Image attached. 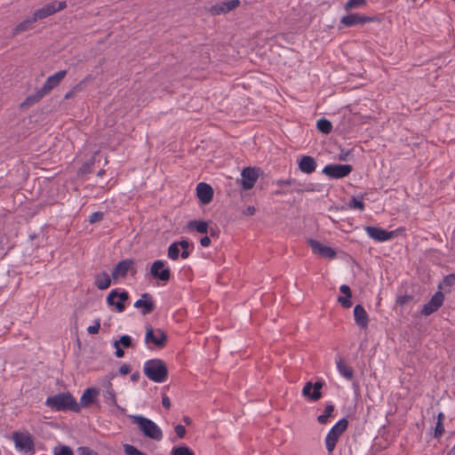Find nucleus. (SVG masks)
<instances>
[{
  "instance_id": "17",
  "label": "nucleus",
  "mask_w": 455,
  "mask_h": 455,
  "mask_svg": "<svg viewBox=\"0 0 455 455\" xmlns=\"http://www.w3.org/2000/svg\"><path fill=\"white\" fill-rule=\"evenodd\" d=\"M365 231L371 238L378 242H385L390 240L394 237L395 234L393 231L387 232L378 227H366Z\"/></svg>"
},
{
  "instance_id": "33",
  "label": "nucleus",
  "mask_w": 455,
  "mask_h": 455,
  "mask_svg": "<svg viewBox=\"0 0 455 455\" xmlns=\"http://www.w3.org/2000/svg\"><path fill=\"white\" fill-rule=\"evenodd\" d=\"M44 95L41 92L40 90H38L34 95H30L27 97V99L21 103V108H28L35 103L38 102L41 99H43Z\"/></svg>"
},
{
  "instance_id": "8",
  "label": "nucleus",
  "mask_w": 455,
  "mask_h": 455,
  "mask_svg": "<svg viewBox=\"0 0 455 455\" xmlns=\"http://www.w3.org/2000/svg\"><path fill=\"white\" fill-rule=\"evenodd\" d=\"M146 343H153L157 347H164L167 342V336L165 332L161 329L154 330L153 327L148 326L147 328Z\"/></svg>"
},
{
  "instance_id": "42",
  "label": "nucleus",
  "mask_w": 455,
  "mask_h": 455,
  "mask_svg": "<svg viewBox=\"0 0 455 455\" xmlns=\"http://www.w3.org/2000/svg\"><path fill=\"white\" fill-rule=\"evenodd\" d=\"M54 455H74L73 451L68 446L56 447L53 451Z\"/></svg>"
},
{
  "instance_id": "6",
  "label": "nucleus",
  "mask_w": 455,
  "mask_h": 455,
  "mask_svg": "<svg viewBox=\"0 0 455 455\" xmlns=\"http://www.w3.org/2000/svg\"><path fill=\"white\" fill-rule=\"evenodd\" d=\"M67 7V4L65 1L61 2H52L44 5L42 8L38 9L34 12V20H43L45 19L57 12H60Z\"/></svg>"
},
{
  "instance_id": "47",
  "label": "nucleus",
  "mask_w": 455,
  "mask_h": 455,
  "mask_svg": "<svg viewBox=\"0 0 455 455\" xmlns=\"http://www.w3.org/2000/svg\"><path fill=\"white\" fill-rule=\"evenodd\" d=\"M174 429L179 438H183L185 436L186 428L184 426L177 425Z\"/></svg>"
},
{
  "instance_id": "30",
  "label": "nucleus",
  "mask_w": 455,
  "mask_h": 455,
  "mask_svg": "<svg viewBox=\"0 0 455 455\" xmlns=\"http://www.w3.org/2000/svg\"><path fill=\"white\" fill-rule=\"evenodd\" d=\"M187 228L188 230H196L200 234L208 233V222L204 220H190L187 224Z\"/></svg>"
},
{
  "instance_id": "40",
  "label": "nucleus",
  "mask_w": 455,
  "mask_h": 455,
  "mask_svg": "<svg viewBox=\"0 0 455 455\" xmlns=\"http://www.w3.org/2000/svg\"><path fill=\"white\" fill-rule=\"evenodd\" d=\"M124 451L126 455H147L132 444H124Z\"/></svg>"
},
{
  "instance_id": "5",
  "label": "nucleus",
  "mask_w": 455,
  "mask_h": 455,
  "mask_svg": "<svg viewBox=\"0 0 455 455\" xmlns=\"http://www.w3.org/2000/svg\"><path fill=\"white\" fill-rule=\"evenodd\" d=\"M190 247L191 243L188 242V240L183 239L180 242H174L171 243V245L168 248V258L171 259L172 260H177L180 256V248H181L182 251L180 252V257L186 259L190 255Z\"/></svg>"
},
{
  "instance_id": "34",
  "label": "nucleus",
  "mask_w": 455,
  "mask_h": 455,
  "mask_svg": "<svg viewBox=\"0 0 455 455\" xmlns=\"http://www.w3.org/2000/svg\"><path fill=\"white\" fill-rule=\"evenodd\" d=\"M316 127L321 132L328 134L331 132L332 124L329 120L322 118L317 121Z\"/></svg>"
},
{
  "instance_id": "20",
  "label": "nucleus",
  "mask_w": 455,
  "mask_h": 455,
  "mask_svg": "<svg viewBox=\"0 0 455 455\" xmlns=\"http://www.w3.org/2000/svg\"><path fill=\"white\" fill-rule=\"evenodd\" d=\"M372 19L358 13H349L341 18L340 23L345 27H353L359 24H364L371 21Z\"/></svg>"
},
{
  "instance_id": "57",
  "label": "nucleus",
  "mask_w": 455,
  "mask_h": 455,
  "mask_svg": "<svg viewBox=\"0 0 455 455\" xmlns=\"http://www.w3.org/2000/svg\"><path fill=\"white\" fill-rule=\"evenodd\" d=\"M139 379V373L132 374V380L136 381Z\"/></svg>"
},
{
  "instance_id": "10",
  "label": "nucleus",
  "mask_w": 455,
  "mask_h": 455,
  "mask_svg": "<svg viewBox=\"0 0 455 455\" xmlns=\"http://www.w3.org/2000/svg\"><path fill=\"white\" fill-rule=\"evenodd\" d=\"M66 75V70H60L53 74L52 76H50L39 90L44 96L49 94L54 88H56L60 84V82L64 79Z\"/></svg>"
},
{
  "instance_id": "3",
  "label": "nucleus",
  "mask_w": 455,
  "mask_h": 455,
  "mask_svg": "<svg viewBox=\"0 0 455 455\" xmlns=\"http://www.w3.org/2000/svg\"><path fill=\"white\" fill-rule=\"evenodd\" d=\"M45 403L56 411L70 410L76 412L80 411V405L77 404L76 399L69 393L58 394L48 397Z\"/></svg>"
},
{
  "instance_id": "16",
  "label": "nucleus",
  "mask_w": 455,
  "mask_h": 455,
  "mask_svg": "<svg viewBox=\"0 0 455 455\" xmlns=\"http://www.w3.org/2000/svg\"><path fill=\"white\" fill-rule=\"evenodd\" d=\"M443 299L444 296L443 292H435L430 300L424 305L421 310V314L424 315H430L443 305Z\"/></svg>"
},
{
  "instance_id": "59",
  "label": "nucleus",
  "mask_w": 455,
  "mask_h": 455,
  "mask_svg": "<svg viewBox=\"0 0 455 455\" xmlns=\"http://www.w3.org/2000/svg\"><path fill=\"white\" fill-rule=\"evenodd\" d=\"M450 455H455V445L453 446V448L450 451Z\"/></svg>"
},
{
  "instance_id": "51",
  "label": "nucleus",
  "mask_w": 455,
  "mask_h": 455,
  "mask_svg": "<svg viewBox=\"0 0 455 455\" xmlns=\"http://www.w3.org/2000/svg\"><path fill=\"white\" fill-rule=\"evenodd\" d=\"M200 243L203 247H208L211 244V239L209 236L202 237Z\"/></svg>"
},
{
  "instance_id": "11",
  "label": "nucleus",
  "mask_w": 455,
  "mask_h": 455,
  "mask_svg": "<svg viewBox=\"0 0 455 455\" xmlns=\"http://www.w3.org/2000/svg\"><path fill=\"white\" fill-rule=\"evenodd\" d=\"M240 5L239 0H229L223 1L219 4L212 5L209 12L212 15L217 16L224 13H228L232 10H235Z\"/></svg>"
},
{
  "instance_id": "27",
  "label": "nucleus",
  "mask_w": 455,
  "mask_h": 455,
  "mask_svg": "<svg viewBox=\"0 0 455 455\" xmlns=\"http://www.w3.org/2000/svg\"><path fill=\"white\" fill-rule=\"evenodd\" d=\"M103 386L106 387V391L103 395L106 403L109 405H113L117 409H121L116 403V394L112 388V383L110 379L104 381Z\"/></svg>"
},
{
  "instance_id": "55",
  "label": "nucleus",
  "mask_w": 455,
  "mask_h": 455,
  "mask_svg": "<svg viewBox=\"0 0 455 455\" xmlns=\"http://www.w3.org/2000/svg\"><path fill=\"white\" fill-rule=\"evenodd\" d=\"M443 419H444V414L443 412L438 413V415H437V422H442L443 423Z\"/></svg>"
},
{
  "instance_id": "1",
  "label": "nucleus",
  "mask_w": 455,
  "mask_h": 455,
  "mask_svg": "<svg viewBox=\"0 0 455 455\" xmlns=\"http://www.w3.org/2000/svg\"><path fill=\"white\" fill-rule=\"evenodd\" d=\"M144 373L150 380L163 383L167 379L168 369L163 360L151 359L145 363Z\"/></svg>"
},
{
  "instance_id": "4",
  "label": "nucleus",
  "mask_w": 455,
  "mask_h": 455,
  "mask_svg": "<svg viewBox=\"0 0 455 455\" xmlns=\"http://www.w3.org/2000/svg\"><path fill=\"white\" fill-rule=\"evenodd\" d=\"M348 421L346 419L337 422L327 434L325 438L326 449L329 452H332L340 435L346 431Z\"/></svg>"
},
{
  "instance_id": "29",
  "label": "nucleus",
  "mask_w": 455,
  "mask_h": 455,
  "mask_svg": "<svg viewBox=\"0 0 455 455\" xmlns=\"http://www.w3.org/2000/svg\"><path fill=\"white\" fill-rule=\"evenodd\" d=\"M92 79L93 78L91 75L86 76L80 83H78L69 92H68L65 94L64 98L66 100L73 98L76 95V93L84 91L85 84L92 81Z\"/></svg>"
},
{
  "instance_id": "41",
  "label": "nucleus",
  "mask_w": 455,
  "mask_h": 455,
  "mask_svg": "<svg viewBox=\"0 0 455 455\" xmlns=\"http://www.w3.org/2000/svg\"><path fill=\"white\" fill-rule=\"evenodd\" d=\"M115 342L117 343L120 347L123 346L124 347L126 348L131 347L132 345V338L128 335L121 336L120 339L118 340H116Z\"/></svg>"
},
{
  "instance_id": "23",
  "label": "nucleus",
  "mask_w": 455,
  "mask_h": 455,
  "mask_svg": "<svg viewBox=\"0 0 455 455\" xmlns=\"http://www.w3.org/2000/svg\"><path fill=\"white\" fill-rule=\"evenodd\" d=\"M355 323L362 329H366L369 324V315L362 305H356L354 308Z\"/></svg>"
},
{
  "instance_id": "35",
  "label": "nucleus",
  "mask_w": 455,
  "mask_h": 455,
  "mask_svg": "<svg viewBox=\"0 0 455 455\" xmlns=\"http://www.w3.org/2000/svg\"><path fill=\"white\" fill-rule=\"evenodd\" d=\"M454 284H455V275L451 274V275H446L443 279L442 283L439 284L438 287L440 290L447 291V290H449L450 287H451Z\"/></svg>"
},
{
  "instance_id": "38",
  "label": "nucleus",
  "mask_w": 455,
  "mask_h": 455,
  "mask_svg": "<svg viewBox=\"0 0 455 455\" xmlns=\"http://www.w3.org/2000/svg\"><path fill=\"white\" fill-rule=\"evenodd\" d=\"M172 455H195V453L188 446H179L172 450Z\"/></svg>"
},
{
  "instance_id": "14",
  "label": "nucleus",
  "mask_w": 455,
  "mask_h": 455,
  "mask_svg": "<svg viewBox=\"0 0 455 455\" xmlns=\"http://www.w3.org/2000/svg\"><path fill=\"white\" fill-rule=\"evenodd\" d=\"M13 441L16 447L20 451H28L33 450L34 443L28 433L14 432Z\"/></svg>"
},
{
  "instance_id": "19",
  "label": "nucleus",
  "mask_w": 455,
  "mask_h": 455,
  "mask_svg": "<svg viewBox=\"0 0 455 455\" xmlns=\"http://www.w3.org/2000/svg\"><path fill=\"white\" fill-rule=\"evenodd\" d=\"M196 196L203 204H208L212 200L213 189L210 185L201 182L196 187Z\"/></svg>"
},
{
  "instance_id": "54",
  "label": "nucleus",
  "mask_w": 455,
  "mask_h": 455,
  "mask_svg": "<svg viewBox=\"0 0 455 455\" xmlns=\"http://www.w3.org/2000/svg\"><path fill=\"white\" fill-rule=\"evenodd\" d=\"M277 184L280 185V186H289V185L291 184V181L290 180H278Z\"/></svg>"
},
{
  "instance_id": "21",
  "label": "nucleus",
  "mask_w": 455,
  "mask_h": 455,
  "mask_svg": "<svg viewBox=\"0 0 455 455\" xmlns=\"http://www.w3.org/2000/svg\"><path fill=\"white\" fill-rule=\"evenodd\" d=\"M134 307L140 308L142 315H148L155 310V303L148 293H144L141 299L134 303Z\"/></svg>"
},
{
  "instance_id": "39",
  "label": "nucleus",
  "mask_w": 455,
  "mask_h": 455,
  "mask_svg": "<svg viewBox=\"0 0 455 455\" xmlns=\"http://www.w3.org/2000/svg\"><path fill=\"white\" fill-rule=\"evenodd\" d=\"M349 207L353 209H358L360 211L364 210V204L363 202V197L357 198V197H352L349 203Z\"/></svg>"
},
{
  "instance_id": "56",
  "label": "nucleus",
  "mask_w": 455,
  "mask_h": 455,
  "mask_svg": "<svg viewBox=\"0 0 455 455\" xmlns=\"http://www.w3.org/2000/svg\"><path fill=\"white\" fill-rule=\"evenodd\" d=\"M184 419V422H185L187 425L191 424V419H190V418H188V417H184V419Z\"/></svg>"
},
{
  "instance_id": "36",
  "label": "nucleus",
  "mask_w": 455,
  "mask_h": 455,
  "mask_svg": "<svg viewBox=\"0 0 455 455\" xmlns=\"http://www.w3.org/2000/svg\"><path fill=\"white\" fill-rule=\"evenodd\" d=\"M366 5V0H348L344 8L346 11H350L353 9H359Z\"/></svg>"
},
{
  "instance_id": "25",
  "label": "nucleus",
  "mask_w": 455,
  "mask_h": 455,
  "mask_svg": "<svg viewBox=\"0 0 455 455\" xmlns=\"http://www.w3.org/2000/svg\"><path fill=\"white\" fill-rule=\"evenodd\" d=\"M316 163L312 156H304L300 158L299 162V169L300 172L310 174L314 172L316 169Z\"/></svg>"
},
{
  "instance_id": "15",
  "label": "nucleus",
  "mask_w": 455,
  "mask_h": 455,
  "mask_svg": "<svg viewBox=\"0 0 455 455\" xmlns=\"http://www.w3.org/2000/svg\"><path fill=\"white\" fill-rule=\"evenodd\" d=\"M307 243L315 254L330 259L336 257V252L332 248L323 245L320 242L314 239H309Z\"/></svg>"
},
{
  "instance_id": "22",
  "label": "nucleus",
  "mask_w": 455,
  "mask_h": 455,
  "mask_svg": "<svg viewBox=\"0 0 455 455\" xmlns=\"http://www.w3.org/2000/svg\"><path fill=\"white\" fill-rule=\"evenodd\" d=\"M132 265L133 261L130 259H124L118 262L112 271L113 279L116 281L125 277Z\"/></svg>"
},
{
  "instance_id": "12",
  "label": "nucleus",
  "mask_w": 455,
  "mask_h": 455,
  "mask_svg": "<svg viewBox=\"0 0 455 455\" xmlns=\"http://www.w3.org/2000/svg\"><path fill=\"white\" fill-rule=\"evenodd\" d=\"M259 178L258 171L255 168L247 167L242 171L241 183L244 190H249L253 188Z\"/></svg>"
},
{
  "instance_id": "32",
  "label": "nucleus",
  "mask_w": 455,
  "mask_h": 455,
  "mask_svg": "<svg viewBox=\"0 0 455 455\" xmlns=\"http://www.w3.org/2000/svg\"><path fill=\"white\" fill-rule=\"evenodd\" d=\"M110 283H111V280H110L108 274H107L106 272H103V273L97 275L96 279H95V285L100 290L108 289L109 287Z\"/></svg>"
},
{
  "instance_id": "37",
  "label": "nucleus",
  "mask_w": 455,
  "mask_h": 455,
  "mask_svg": "<svg viewBox=\"0 0 455 455\" xmlns=\"http://www.w3.org/2000/svg\"><path fill=\"white\" fill-rule=\"evenodd\" d=\"M334 411V406L332 404H328L325 407L323 414L318 416L317 420L321 424H325L328 421V419L331 417L332 411Z\"/></svg>"
},
{
  "instance_id": "48",
  "label": "nucleus",
  "mask_w": 455,
  "mask_h": 455,
  "mask_svg": "<svg viewBox=\"0 0 455 455\" xmlns=\"http://www.w3.org/2000/svg\"><path fill=\"white\" fill-rule=\"evenodd\" d=\"M114 347L116 348V356L118 357V358L123 357L124 355V352L121 348V347L117 343H116V342H114Z\"/></svg>"
},
{
  "instance_id": "2",
  "label": "nucleus",
  "mask_w": 455,
  "mask_h": 455,
  "mask_svg": "<svg viewBox=\"0 0 455 455\" xmlns=\"http://www.w3.org/2000/svg\"><path fill=\"white\" fill-rule=\"evenodd\" d=\"M131 419L132 423L138 426L146 437L155 441H161L163 439L162 429L153 420L141 415H132Z\"/></svg>"
},
{
  "instance_id": "49",
  "label": "nucleus",
  "mask_w": 455,
  "mask_h": 455,
  "mask_svg": "<svg viewBox=\"0 0 455 455\" xmlns=\"http://www.w3.org/2000/svg\"><path fill=\"white\" fill-rule=\"evenodd\" d=\"M119 372L123 375H126L128 373L131 372V366L128 365V364H123L120 368H119Z\"/></svg>"
},
{
  "instance_id": "7",
  "label": "nucleus",
  "mask_w": 455,
  "mask_h": 455,
  "mask_svg": "<svg viewBox=\"0 0 455 455\" xmlns=\"http://www.w3.org/2000/svg\"><path fill=\"white\" fill-rule=\"evenodd\" d=\"M353 168L350 164H328L323 169V173L331 179L347 177Z\"/></svg>"
},
{
  "instance_id": "45",
  "label": "nucleus",
  "mask_w": 455,
  "mask_h": 455,
  "mask_svg": "<svg viewBox=\"0 0 455 455\" xmlns=\"http://www.w3.org/2000/svg\"><path fill=\"white\" fill-rule=\"evenodd\" d=\"M444 432L443 424L442 422H436V426L435 427V437L439 438Z\"/></svg>"
},
{
  "instance_id": "24",
  "label": "nucleus",
  "mask_w": 455,
  "mask_h": 455,
  "mask_svg": "<svg viewBox=\"0 0 455 455\" xmlns=\"http://www.w3.org/2000/svg\"><path fill=\"white\" fill-rule=\"evenodd\" d=\"M99 394L100 391L98 388L89 387L85 389L80 398V405L82 407H87L96 401Z\"/></svg>"
},
{
  "instance_id": "26",
  "label": "nucleus",
  "mask_w": 455,
  "mask_h": 455,
  "mask_svg": "<svg viewBox=\"0 0 455 455\" xmlns=\"http://www.w3.org/2000/svg\"><path fill=\"white\" fill-rule=\"evenodd\" d=\"M337 369L339 372V374L345 378L347 380H351L354 377V371L353 369L347 365L345 362V360L339 356L336 360Z\"/></svg>"
},
{
  "instance_id": "44",
  "label": "nucleus",
  "mask_w": 455,
  "mask_h": 455,
  "mask_svg": "<svg viewBox=\"0 0 455 455\" xmlns=\"http://www.w3.org/2000/svg\"><path fill=\"white\" fill-rule=\"evenodd\" d=\"M100 319H97L95 322H94V324L93 325H91L87 328V331L90 333V334H97L100 331Z\"/></svg>"
},
{
  "instance_id": "50",
  "label": "nucleus",
  "mask_w": 455,
  "mask_h": 455,
  "mask_svg": "<svg viewBox=\"0 0 455 455\" xmlns=\"http://www.w3.org/2000/svg\"><path fill=\"white\" fill-rule=\"evenodd\" d=\"M162 403L163 406L166 409H169L171 407V400L167 395H163L162 397Z\"/></svg>"
},
{
  "instance_id": "13",
  "label": "nucleus",
  "mask_w": 455,
  "mask_h": 455,
  "mask_svg": "<svg viewBox=\"0 0 455 455\" xmlns=\"http://www.w3.org/2000/svg\"><path fill=\"white\" fill-rule=\"evenodd\" d=\"M150 274L161 281L167 282L171 277V271L169 267H165V263L163 260H156L151 267Z\"/></svg>"
},
{
  "instance_id": "9",
  "label": "nucleus",
  "mask_w": 455,
  "mask_h": 455,
  "mask_svg": "<svg viewBox=\"0 0 455 455\" xmlns=\"http://www.w3.org/2000/svg\"><path fill=\"white\" fill-rule=\"evenodd\" d=\"M129 295L126 291L118 292L113 290L107 298V302L110 306H114L117 312L121 313L125 309L124 301L128 300Z\"/></svg>"
},
{
  "instance_id": "58",
  "label": "nucleus",
  "mask_w": 455,
  "mask_h": 455,
  "mask_svg": "<svg viewBox=\"0 0 455 455\" xmlns=\"http://www.w3.org/2000/svg\"><path fill=\"white\" fill-rule=\"evenodd\" d=\"M105 171L104 170H100L99 172H98V176L100 177L104 174Z\"/></svg>"
},
{
  "instance_id": "43",
  "label": "nucleus",
  "mask_w": 455,
  "mask_h": 455,
  "mask_svg": "<svg viewBox=\"0 0 455 455\" xmlns=\"http://www.w3.org/2000/svg\"><path fill=\"white\" fill-rule=\"evenodd\" d=\"M103 219V212H96L90 215L89 217V222L90 223H95L99 222Z\"/></svg>"
},
{
  "instance_id": "52",
  "label": "nucleus",
  "mask_w": 455,
  "mask_h": 455,
  "mask_svg": "<svg viewBox=\"0 0 455 455\" xmlns=\"http://www.w3.org/2000/svg\"><path fill=\"white\" fill-rule=\"evenodd\" d=\"M255 212H256V210H255L254 206H248L244 210L243 214L247 215V216H252L255 213Z\"/></svg>"
},
{
  "instance_id": "46",
  "label": "nucleus",
  "mask_w": 455,
  "mask_h": 455,
  "mask_svg": "<svg viewBox=\"0 0 455 455\" xmlns=\"http://www.w3.org/2000/svg\"><path fill=\"white\" fill-rule=\"evenodd\" d=\"M79 455H98L96 451L89 449L88 447H80L78 449Z\"/></svg>"
},
{
  "instance_id": "28",
  "label": "nucleus",
  "mask_w": 455,
  "mask_h": 455,
  "mask_svg": "<svg viewBox=\"0 0 455 455\" xmlns=\"http://www.w3.org/2000/svg\"><path fill=\"white\" fill-rule=\"evenodd\" d=\"M339 291L344 296H340L338 298V302L341 304V306L345 308H349L352 306V302L350 300L352 297V292L349 286L346 284H342L339 287Z\"/></svg>"
},
{
  "instance_id": "18",
  "label": "nucleus",
  "mask_w": 455,
  "mask_h": 455,
  "mask_svg": "<svg viewBox=\"0 0 455 455\" xmlns=\"http://www.w3.org/2000/svg\"><path fill=\"white\" fill-rule=\"evenodd\" d=\"M322 387L323 383L321 381H317L314 385L311 382H307L302 389V395L312 401H317L322 396L320 391Z\"/></svg>"
},
{
  "instance_id": "53",
  "label": "nucleus",
  "mask_w": 455,
  "mask_h": 455,
  "mask_svg": "<svg viewBox=\"0 0 455 455\" xmlns=\"http://www.w3.org/2000/svg\"><path fill=\"white\" fill-rule=\"evenodd\" d=\"M410 299V297H407V296H404V297H400L398 298L397 299V304L403 306L404 305L405 303H407V301Z\"/></svg>"
},
{
  "instance_id": "31",
  "label": "nucleus",
  "mask_w": 455,
  "mask_h": 455,
  "mask_svg": "<svg viewBox=\"0 0 455 455\" xmlns=\"http://www.w3.org/2000/svg\"><path fill=\"white\" fill-rule=\"evenodd\" d=\"M36 21L34 20V15L30 18L26 19L25 20L20 22L13 30V35L20 34L21 32L29 30L33 28V24Z\"/></svg>"
}]
</instances>
